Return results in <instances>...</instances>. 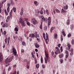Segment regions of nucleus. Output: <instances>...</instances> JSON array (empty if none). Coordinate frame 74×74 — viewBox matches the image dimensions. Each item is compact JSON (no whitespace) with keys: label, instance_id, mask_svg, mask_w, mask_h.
I'll use <instances>...</instances> for the list:
<instances>
[{"label":"nucleus","instance_id":"56","mask_svg":"<svg viewBox=\"0 0 74 74\" xmlns=\"http://www.w3.org/2000/svg\"><path fill=\"white\" fill-rule=\"evenodd\" d=\"M65 53H66V55H69V52H68V51L67 50L65 52Z\"/></svg>","mask_w":74,"mask_h":74},{"label":"nucleus","instance_id":"48","mask_svg":"<svg viewBox=\"0 0 74 74\" xmlns=\"http://www.w3.org/2000/svg\"><path fill=\"white\" fill-rule=\"evenodd\" d=\"M63 36H61V42L63 41Z\"/></svg>","mask_w":74,"mask_h":74},{"label":"nucleus","instance_id":"37","mask_svg":"<svg viewBox=\"0 0 74 74\" xmlns=\"http://www.w3.org/2000/svg\"><path fill=\"white\" fill-rule=\"evenodd\" d=\"M23 45L25 46L26 45V43L24 41H23L22 42Z\"/></svg>","mask_w":74,"mask_h":74},{"label":"nucleus","instance_id":"39","mask_svg":"<svg viewBox=\"0 0 74 74\" xmlns=\"http://www.w3.org/2000/svg\"><path fill=\"white\" fill-rule=\"evenodd\" d=\"M45 33H43V38L44 39H45Z\"/></svg>","mask_w":74,"mask_h":74},{"label":"nucleus","instance_id":"63","mask_svg":"<svg viewBox=\"0 0 74 74\" xmlns=\"http://www.w3.org/2000/svg\"><path fill=\"white\" fill-rule=\"evenodd\" d=\"M68 56H69V55L66 54V55L65 56V58H66V59H67V57H68Z\"/></svg>","mask_w":74,"mask_h":74},{"label":"nucleus","instance_id":"58","mask_svg":"<svg viewBox=\"0 0 74 74\" xmlns=\"http://www.w3.org/2000/svg\"><path fill=\"white\" fill-rule=\"evenodd\" d=\"M40 73H41V74H44V71H43V70H42L40 71Z\"/></svg>","mask_w":74,"mask_h":74},{"label":"nucleus","instance_id":"27","mask_svg":"<svg viewBox=\"0 0 74 74\" xmlns=\"http://www.w3.org/2000/svg\"><path fill=\"white\" fill-rule=\"evenodd\" d=\"M4 11L5 12L6 15H8V13L7 12V10H6V9H5L4 10Z\"/></svg>","mask_w":74,"mask_h":74},{"label":"nucleus","instance_id":"54","mask_svg":"<svg viewBox=\"0 0 74 74\" xmlns=\"http://www.w3.org/2000/svg\"><path fill=\"white\" fill-rule=\"evenodd\" d=\"M27 25H28V26L30 25V23L28 21H27Z\"/></svg>","mask_w":74,"mask_h":74},{"label":"nucleus","instance_id":"35","mask_svg":"<svg viewBox=\"0 0 74 74\" xmlns=\"http://www.w3.org/2000/svg\"><path fill=\"white\" fill-rule=\"evenodd\" d=\"M3 3H0V8H1L2 7H3Z\"/></svg>","mask_w":74,"mask_h":74},{"label":"nucleus","instance_id":"16","mask_svg":"<svg viewBox=\"0 0 74 74\" xmlns=\"http://www.w3.org/2000/svg\"><path fill=\"white\" fill-rule=\"evenodd\" d=\"M63 8L64 10H67L68 9V6L67 5H66V6H63Z\"/></svg>","mask_w":74,"mask_h":74},{"label":"nucleus","instance_id":"36","mask_svg":"<svg viewBox=\"0 0 74 74\" xmlns=\"http://www.w3.org/2000/svg\"><path fill=\"white\" fill-rule=\"evenodd\" d=\"M7 1L6 0H2V4H3L4 3L6 2Z\"/></svg>","mask_w":74,"mask_h":74},{"label":"nucleus","instance_id":"46","mask_svg":"<svg viewBox=\"0 0 74 74\" xmlns=\"http://www.w3.org/2000/svg\"><path fill=\"white\" fill-rule=\"evenodd\" d=\"M60 61L61 63L62 64V63H63V60H62V59H60Z\"/></svg>","mask_w":74,"mask_h":74},{"label":"nucleus","instance_id":"49","mask_svg":"<svg viewBox=\"0 0 74 74\" xmlns=\"http://www.w3.org/2000/svg\"><path fill=\"white\" fill-rule=\"evenodd\" d=\"M3 34L4 35H5L7 34V32L5 31H4L3 32Z\"/></svg>","mask_w":74,"mask_h":74},{"label":"nucleus","instance_id":"26","mask_svg":"<svg viewBox=\"0 0 74 74\" xmlns=\"http://www.w3.org/2000/svg\"><path fill=\"white\" fill-rule=\"evenodd\" d=\"M12 11H13V10L12 9L10 11V13H9V15L10 16H12Z\"/></svg>","mask_w":74,"mask_h":74},{"label":"nucleus","instance_id":"34","mask_svg":"<svg viewBox=\"0 0 74 74\" xmlns=\"http://www.w3.org/2000/svg\"><path fill=\"white\" fill-rule=\"evenodd\" d=\"M36 67L37 69H38L39 67H40V65L38 64H37L36 65Z\"/></svg>","mask_w":74,"mask_h":74},{"label":"nucleus","instance_id":"5","mask_svg":"<svg viewBox=\"0 0 74 74\" xmlns=\"http://www.w3.org/2000/svg\"><path fill=\"white\" fill-rule=\"evenodd\" d=\"M12 52L14 56H16L17 55V52H16V50L15 48L14 47L12 49Z\"/></svg>","mask_w":74,"mask_h":74},{"label":"nucleus","instance_id":"23","mask_svg":"<svg viewBox=\"0 0 74 74\" xmlns=\"http://www.w3.org/2000/svg\"><path fill=\"white\" fill-rule=\"evenodd\" d=\"M54 29V28H53V27H52L50 29V32L51 33H52L53 32V30Z\"/></svg>","mask_w":74,"mask_h":74},{"label":"nucleus","instance_id":"31","mask_svg":"<svg viewBox=\"0 0 74 74\" xmlns=\"http://www.w3.org/2000/svg\"><path fill=\"white\" fill-rule=\"evenodd\" d=\"M55 11L57 13H60V11L58 10V9H56L55 10Z\"/></svg>","mask_w":74,"mask_h":74},{"label":"nucleus","instance_id":"1","mask_svg":"<svg viewBox=\"0 0 74 74\" xmlns=\"http://www.w3.org/2000/svg\"><path fill=\"white\" fill-rule=\"evenodd\" d=\"M14 58L13 56H12L10 58H7L5 61L6 64H7L5 65V67H8L10 65V63L12 61V59Z\"/></svg>","mask_w":74,"mask_h":74},{"label":"nucleus","instance_id":"4","mask_svg":"<svg viewBox=\"0 0 74 74\" xmlns=\"http://www.w3.org/2000/svg\"><path fill=\"white\" fill-rule=\"evenodd\" d=\"M56 55H58V54H60V50L59 49L58 47H56V51L55 52Z\"/></svg>","mask_w":74,"mask_h":74},{"label":"nucleus","instance_id":"3","mask_svg":"<svg viewBox=\"0 0 74 74\" xmlns=\"http://www.w3.org/2000/svg\"><path fill=\"white\" fill-rule=\"evenodd\" d=\"M19 23L21 24V25L23 27L26 26V24L25 23V21H23L22 18H20L19 19Z\"/></svg>","mask_w":74,"mask_h":74},{"label":"nucleus","instance_id":"40","mask_svg":"<svg viewBox=\"0 0 74 74\" xmlns=\"http://www.w3.org/2000/svg\"><path fill=\"white\" fill-rule=\"evenodd\" d=\"M24 21H26L27 22V21H28V19L27 18H25L24 19Z\"/></svg>","mask_w":74,"mask_h":74},{"label":"nucleus","instance_id":"12","mask_svg":"<svg viewBox=\"0 0 74 74\" xmlns=\"http://www.w3.org/2000/svg\"><path fill=\"white\" fill-rule=\"evenodd\" d=\"M29 37H32V38H34L35 37V35L34 34H29Z\"/></svg>","mask_w":74,"mask_h":74},{"label":"nucleus","instance_id":"60","mask_svg":"<svg viewBox=\"0 0 74 74\" xmlns=\"http://www.w3.org/2000/svg\"><path fill=\"white\" fill-rule=\"evenodd\" d=\"M40 14H43V11H42V10H41L40 11Z\"/></svg>","mask_w":74,"mask_h":74},{"label":"nucleus","instance_id":"25","mask_svg":"<svg viewBox=\"0 0 74 74\" xmlns=\"http://www.w3.org/2000/svg\"><path fill=\"white\" fill-rule=\"evenodd\" d=\"M74 27V25L73 24H71V25L70 29L71 30H73V28Z\"/></svg>","mask_w":74,"mask_h":74},{"label":"nucleus","instance_id":"10","mask_svg":"<svg viewBox=\"0 0 74 74\" xmlns=\"http://www.w3.org/2000/svg\"><path fill=\"white\" fill-rule=\"evenodd\" d=\"M46 38H47L46 39H45V41H49V36L48 35V34H47V33H46Z\"/></svg>","mask_w":74,"mask_h":74},{"label":"nucleus","instance_id":"18","mask_svg":"<svg viewBox=\"0 0 74 74\" xmlns=\"http://www.w3.org/2000/svg\"><path fill=\"white\" fill-rule=\"evenodd\" d=\"M59 57L60 58H62L63 57V54L62 53L61 54L59 55Z\"/></svg>","mask_w":74,"mask_h":74},{"label":"nucleus","instance_id":"14","mask_svg":"<svg viewBox=\"0 0 74 74\" xmlns=\"http://www.w3.org/2000/svg\"><path fill=\"white\" fill-rule=\"evenodd\" d=\"M34 45H35L36 48H39V47H40V45L38 44L37 43H35L34 44Z\"/></svg>","mask_w":74,"mask_h":74},{"label":"nucleus","instance_id":"22","mask_svg":"<svg viewBox=\"0 0 74 74\" xmlns=\"http://www.w3.org/2000/svg\"><path fill=\"white\" fill-rule=\"evenodd\" d=\"M67 46L68 47V49H70V48H71V45L69 44H68L67 45Z\"/></svg>","mask_w":74,"mask_h":74},{"label":"nucleus","instance_id":"53","mask_svg":"<svg viewBox=\"0 0 74 74\" xmlns=\"http://www.w3.org/2000/svg\"><path fill=\"white\" fill-rule=\"evenodd\" d=\"M11 3L12 5H14V2H13V1H12V0H11Z\"/></svg>","mask_w":74,"mask_h":74},{"label":"nucleus","instance_id":"24","mask_svg":"<svg viewBox=\"0 0 74 74\" xmlns=\"http://www.w3.org/2000/svg\"><path fill=\"white\" fill-rule=\"evenodd\" d=\"M40 60L41 63H43V58H42V56H41Z\"/></svg>","mask_w":74,"mask_h":74},{"label":"nucleus","instance_id":"64","mask_svg":"<svg viewBox=\"0 0 74 74\" xmlns=\"http://www.w3.org/2000/svg\"><path fill=\"white\" fill-rule=\"evenodd\" d=\"M51 55L52 56H53V55H54V52H53V51L51 52Z\"/></svg>","mask_w":74,"mask_h":74},{"label":"nucleus","instance_id":"32","mask_svg":"<svg viewBox=\"0 0 74 74\" xmlns=\"http://www.w3.org/2000/svg\"><path fill=\"white\" fill-rule=\"evenodd\" d=\"M18 30H19V29H18V28L16 27L14 28V31H16V32H18Z\"/></svg>","mask_w":74,"mask_h":74},{"label":"nucleus","instance_id":"20","mask_svg":"<svg viewBox=\"0 0 74 74\" xmlns=\"http://www.w3.org/2000/svg\"><path fill=\"white\" fill-rule=\"evenodd\" d=\"M10 41V37H9L8 39V45Z\"/></svg>","mask_w":74,"mask_h":74},{"label":"nucleus","instance_id":"19","mask_svg":"<svg viewBox=\"0 0 74 74\" xmlns=\"http://www.w3.org/2000/svg\"><path fill=\"white\" fill-rule=\"evenodd\" d=\"M54 37L55 39H57L58 38V34H55L54 36Z\"/></svg>","mask_w":74,"mask_h":74},{"label":"nucleus","instance_id":"44","mask_svg":"<svg viewBox=\"0 0 74 74\" xmlns=\"http://www.w3.org/2000/svg\"><path fill=\"white\" fill-rule=\"evenodd\" d=\"M62 48H63V47L62 46H61L60 48V51L61 52H63Z\"/></svg>","mask_w":74,"mask_h":74},{"label":"nucleus","instance_id":"9","mask_svg":"<svg viewBox=\"0 0 74 74\" xmlns=\"http://www.w3.org/2000/svg\"><path fill=\"white\" fill-rule=\"evenodd\" d=\"M40 17L41 19V21L42 22H45L46 21V19L44 18V16H40Z\"/></svg>","mask_w":74,"mask_h":74},{"label":"nucleus","instance_id":"51","mask_svg":"<svg viewBox=\"0 0 74 74\" xmlns=\"http://www.w3.org/2000/svg\"><path fill=\"white\" fill-rule=\"evenodd\" d=\"M40 29H42V25H40Z\"/></svg>","mask_w":74,"mask_h":74},{"label":"nucleus","instance_id":"6","mask_svg":"<svg viewBox=\"0 0 74 74\" xmlns=\"http://www.w3.org/2000/svg\"><path fill=\"white\" fill-rule=\"evenodd\" d=\"M48 28H49L50 25H51V17H49L48 18Z\"/></svg>","mask_w":74,"mask_h":74},{"label":"nucleus","instance_id":"2","mask_svg":"<svg viewBox=\"0 0 74 74\" xmlns=\"http://www.w3.org/2000/svg\"><path fill=\"white\" fill-rule=\"evenodd\" d=\"M45 62L46 64H47L48 61H49V53L47 52L46 51H45Z\"/></svg>","mask_w":74,"mask_h":74},{"label":"nucleus","instance_id":"43","mask_svg":"<svg viewBox=\"0 0 74 74\" xmlns=\"http://www.w3.org/2000/svg\"><path fill=\"white\" fill-rule=\"evenodd\" d=\"M11 4V3H8V8H10V7Z\"/></svg>","mask_w":74,"mask_h":74},{"label":"nucleus","instance_id":"15","mask_svg":"<svg viewBox=\"0 0 74 74\" xmlns=\"http://www.w3.org/2000/svg\"><path fill=\"white\" fill-rule=\"evenodd\" d=\"M33 23L34 25H36V24H37V23H38V22H37V21L36 20H35L33 21Z\"/></svg>","mask_w":74,"mask_h":74},{"label":"nucleus","instance_id":"62","mask_svg":"<svg viewBox=\"0 0 74 74\" xmlns=\"http://www.w3.org/2000/svg\"><path fill=\"white\" fill-rule=\"evenodd\" d=\"M71 56L73 55V52H71L70 53Z\"/></svg>","mask_w":74,"mask_h":74},{"label":"nucleus","instance_id":"28","mask_svg":"<svg viewBox=\"0 0 74 74\" xmlns=\"http://www.w3.org/2000/svg\"><path fill=\"white\" fill-rule=\"evenodd\" d=\"M34 4H36V5L37 6L38 5V3L37 1H35L34 2Z\"/></svg>","mask_w":74,"mask_h":74},{"label":"nucleus","instance_id":"45","mask_svg":"<svg viewBox=\"0 0 74 74\" xmlns=\"http://www.w3.org/2000/svg\"><path fill=\"white\" fill-rule=\"evenodd\" d=\"M10 8H7V11L8 12H10Z\"/></svg>","mask_w":74,"mask_h":74},{"label":"nucleus","instance_id":"7","mask_svg":"<svg viewBox=\"0 0 74 74\" xmlns=\"http://www.w3.org/2000/svg\"><path fill=\"white\" fill-rule=\"evenodd\" d=\"M3 60V54L2 53H0V62L1 63H2Z\"/></svg>","mask_w":74,"mask_h":74},{"label":"nucleus","instance_id":"59","mask_svg":"<svg viewBox=\"0 0 74 74\" xmlns=\"http://www.w3.org/2000/svg\"><path fill=\"white\" fill-rule=\"evenodd\" d=\"M35 64H37V59H35Z\"/></svg>","mask_w":74,"mask_h":74},{"label":"nucleus","instance_id":"52","mask_svg":"<svg viewBox=\"0 0 74 74\" xmlns=\"http://www.w3.org/2000/svg\"><path fill=\"white\" fill-rule=\"evenodd\" d=\"M34 34L35 35V37H36V38H37V37L36 36L37 35V32H35Z\"/></svg>","mask_w":74,"mask_h":74},{"label":"nucleus","instance_id":"30","mask_svg":"<svg viewBox=\"0 0 74 74\" xmlns=\"http://www.w3.org/2000/svg\"><path fill=\"white\" fill-rule=\"evenodd\" d=\"M7 38H5V44H6V45H7Z\"/></svg>","mask_w":74,"mask_h":74},{"label":"nucleus","instance_id":"21","mask_svg":"<svg viewBox=\"0 0 74 74\" xmlns=\"http://www.w3.org/2000/svg\"><path fill=\"white\" fill-rule=\"evenodd\" d=\"M62 33L63 34L64 36H66V33H65V32H64V29L62 30Z\"/></svg>","mask_w":74,"mask_h":74},{"label":"nucleus","instance_id":"29","mask_svg":"<svg viewBox=\"0 0 74 74\" xmlns=\"http://www.w3.org/2000/svg\"><path fill=\"white\" fill-rule=\"evenodd\" d=\"M13 11L14 12H16V8H15V7H13Z\"/></svg>","mask_w":74,"mask_h":74},{"label":"nucleus","instance_id":"50","mask_svg":"<svg viewBox=\"0 0 74 74\" xmlns=\"http://www.w3.org/2000/svg\"><path fill=\"white\" fill-rule=\"evenodd\" d=\"M71 44L72 45H74V40L73 39L71 41Z\"/></svg>","mask_w":74,"mask_h":74},{"label":"nucleus","instance_id":"41","mask_svg":"<svg viewBox=\"0 0 74 74\" xmlns=\"http://www.w3.org/2000/svg\"><path fill=\"white\" fill-rule=\"evenodd\" d=\"M68 50L69 51V52H73V49H71L70 50V49H68Z\"/></svg>","mask_w":74,"mask_h":74},{"label":"nucleus","instance_id":"55","mask_svg":"<svg viewBox=\"0 0 74 74\" xmlns=\"http://www.w3.org/2000/svg\"><path fill=\"white\" fill-rule=\"evenodd\" d=\"M13 38H14V39H15L16 38H18V36L16 35L15 36H13Z\"/></svg>","mask_w":74,"mask_h":74},{"label":"nucleus","instance_id":"38","mask_svg":"<svg viewBox=\"0 0 74 74\" xmlns=\"http://www.w3.org/2000/svg\"><path fill=\"white\" fill-rule=\"evenodd\" d=\"M71 36V34L69 33L68 35V37H70Z\"/></svg>","mask_w":74,"mask_h":74},{"label":"nucleus","instance_id":"42","mask_svg":"<svg viewBox=\"0 0 74 74\" xmlns=\"http://www.w3.org/2000/svg\"><path fill=\"white\" fill-rule=\"evenodd\" d=\"M3 48H5V43H4V42L3 44Z\"/></svg>","mask_w":74,"mask_h":74},{"label":"nucleus","instance_id":"8","mask_svg":"<svg viewBox=\"0 0 74 74\" xmlns=\"http://www.w3.org/2000/svg\"><path fill=\"white\" fill-rule=\"evenodd\" d=\"M62 12L61 13L62 14H63L64 15H65L66 14V11L65 10H64L63 9H62L61 10Z\"/></svg>","mask_w":74,"mask_h":74},{"label":"nucleus","instance_id":"47","mask_svg":"<svg viewBox=\"0 0 74 74\" xmlns=\"http://www.w3.org/2000/svg\"><path fill=\"white\" fill-rule=\"evenodd\" d=\"M32 55L33 58H35V56H34V55H33V53H32Z\"/></svg>","mask_w":74,"mask_h":74},{"label":"nucleus","instance_id":"13","mask_svg":"<svg viewBox=\"0 0 74 74\" xmlns=\"http://www.w3.org/2000/svg\"><path fill=\"white\" fill-rule=\"evenodd\" d=\"M23 14V8H22L21 9L20 15H22Z\"/></svg>","mask_w":74,"mask_h":74},{"label":"nucleus","instance_id":"57","mask_svg":"<svg viewBox=\"0 0 74 74\" xmlns=\"http://www.w3.org/2000/svg\"><path fill=\"white\" fill-rule=\"evenodd\" d=\"M42 66L43 69H45V65L44 64H43Z\"/></svg>","mask_w":74,"mask_h":74},{"label":"nucleus","instance_id":"61","mask_svg":"<svg viewBox=\"0 0 74 74\" xmlns=\"http://www.w3.org/2000/svg\"><path fill=\"white\" fill-rule=\"evenodd\" d=\"M21 52L22 53H23V52H24V50H23V49H22L21 50Z\"/></svg>","mask_w":74,"mask_h":74},{"label":"nucleus","instance_id":"11","mask_svg":"<svg viewBox=\"0 0 74 74\" xmlns=\"http://www.w3.org/2000/svg\"><path fill=\"white\" fill-rule=\"evenodd\" d=\"M11 16H9L7 17V19L6 20V22H8V21H10V18H11Z\"/></svg>","mask_w":74,"mask_h":74},{"label":"nucleus","instance_id":"33","mask_svg":"<svg viewBox=\"0 0 74 74\" xmlns=\"http://www.w3.org/2000/svg\"><path fill=\"white\" fill-rule=\"evenodd\" d=\"M46 13L47 14V15H49V11H48V10H46Z\"/></svg>","mask_w":74,"mask_h":74},{"label":"nucleus","instance_id":"17","mask_svg":"<svg viewBox=\"0 0 74 74\" xmlns=\"http://www.w3.org/2000/svg\"><path fill=\"white\" fill-rule=\"evenodd\" d=\"M70 19H68L66 22V24L67 25H70Z\"/></svg>","mask_w":74,"mask_h":74}]
</instances>
